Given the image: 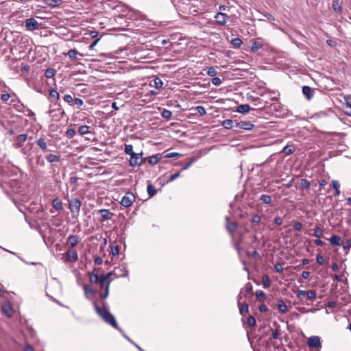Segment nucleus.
Listing matches in <instances>:
<instances>
[{"label":"nucleus","mask_w":351,"mask_h":351,"mask_svg":"<svg viewBox=\"0 0 351 351\" xmlns=\"http://www.w3.org/2000/svg\"><path fill=\"white\" fill-rule=\"evenodd\" d=\"M96 311L103 318V319L109 324L113 328H117V323L115 317L111 314L106 308L99 307L96 304H95Z\"/></svg>","instance_id":"1"},{"label":"nucleus","mask_w":351,"mask_h":351,"mask_svg":"<svg viewBox=\"0 0 351 351\" xmlns=\"http://www.w3.org/2000/svg\"><path fill=\"white\" fill-rule=\"evenodd\" d=\"M20 182L17 180H10L8 182H5L1 184L2 188H5V191L8 194L19 193Z\"/></svg>","instance_id":"2"},{"label":"nucleus","mask_w":351,"mask_h":351,"mask_svg":"<svg viewBox=\"0 0 351 351\" xmlns=\"http://www.w3.org/2000/svg\"><path fill=\"white\" fill-rule=\"evenodd\" d=\"M112 280H108V281L105 280V278H100V280L98 283L100 285V292L99 295L101 298H106L109 294V287Z\"/></svg>","instance_id":"3"},{"label":"nucleus","mask_w":351,"mask_h":351,"mask_svg":"<svg viewBox=\"0 0 351 351\" xmlns=\"http://www.w3.org/2000/svg\"><path fill=\"white\" fill-rule=\"evenodd\" d=\"M81 201L78 198H71L69 199V207L73 216H78L81 207Z\"/></svg>","instance_id":"4"},{"label":"nucleus","mask_w":351,"mask_h":351,"mask_svg":"<svg viewBox=\"0 0 351 351\" xmlns=\"http://www.w3.org/2000/svg\"><path fill=\"white\" fill-rule=\"evenodd\" d=\"M134 201H135L134 195L132 192L128 191L125 194V195L122 197V199L120 202V204L123 206L128 208V207L132 206V204L134 203Z\"/></svg>","instance_id":"5"},{"label":"nucleus","mask_w":351,"mask_h":351,"mask_svg":"<svg viewBox=\"0 0 351 351\" xmlns=\"http://www.w3.org/2000/svg\"><path fill=\"white\" fill-rule=\"evenodd\" d=\"M142 154H143L142 153H141V154L134 153V155L132 154L130 156V159L129 161L130 166H132V167H138V166L141 165V164L143 162Z\"/></svg>","instance_id":"6"},{"label":"nucleus","mask_w":351,"mask_h":351,"mask_svg":"<svg viewBox=\"0 0 351 351\" xmlns=\"http://www.w3.org/2000/svg\"><path fill=\"white\" fill-rule=\"evenodd\" d=\"M25 27L29 31H34L39 28V24L35 19L29 18L25 21Z\"/></svg>","instance_id":"7"},{"label":"nucleus","mask_w":351,"mask_h":351,"mask_svg":"<svg viewBox=\"0 0 351 351\" xmlns=\"http://www.w3.org/2000/svg\"><path fill=\"white\" fill-rule=\"evenodd\" d=\"M215 21L217 25H223L226 23L227 20L230 19V16L223 12H217L215 16Z\"/></svg>","instance_id":"8"},{"label":"nucleus","mask_w":351,"mask_h":351,"mask_svg":"<svg viewBox=\"0 0 351 351\" xmlns=\"http://www.w3.org/2000/svg\"><path fill=\"white\" fill-rule=\"evenodd\" d=\"M307 343L312 348H317L321 346L320 339L318 336H311L307 340Z\"/></svg>","instance_id":"9"},{"label":"nucleus","mask_w":351,"mask_h":351,"mask_svg":"<svg viewBox=\"0 0 351 351\" xmlns=\"http://www.w3.org/2000/svg\"><path fill=\"white\" fill-rule=\"evenodd\" d=\"M118 270H120V268H114L113 271H110L106 275H101V277L105 278V280L108 281V280H110L109 278L112 275H114L116 278L125 277L128 276V271L127 270H124L123 274H117V271Z\"/></svg>","instance_id":"10"},{"label":"nucleus","mask_w":351,"mask_h":351,"mask_svg":"<svg viewBox=\"0 0 351 351\" xmlns=\"http://www.w3.org/2000/svg\"><path fill=\"white\" fill-rule=\"evenodd\" d=\"M235 127L237 128L245 130H250L252 129L254 127V125L250 121H241L239 122H236Z\"/></svg>","instance_id":"11"},{"label":"nucleus","mask_w":351,"mask_h":351,"mask_svg":"<svg viewBox=\"0 0 351 351\" xmlns=\"http://www.w3.org/2000/svg\"><path fill=\"white\" fill-rule=\"evenodd\" d=\"M66 261L75 262L78 258L77 252L74 249H69L66 252Z\"/></svg>","instance_id":"12"},{"label":"nucleus","mask_w":351,"mask_h":351,"mask_svg":"<svg viewBox=\"0 0 351 351\" xmlns=\"http://www.w3.org/2000/svg\"><path fill=\"white\" fill-rule=\"evenodd\" d=\"M315 92V90L308 86H304L302 87V93L308 100H311L312 99Z\"/></svg>","instance_id":"13"},{"label":"nucleus","mask_w":351,"mask_h":351,"mask_svg":"<svg viewBox=\"0 0 351 351\" xmlns=\"http://www.w3.org/2000/svg\"><path fill=\"white\" fill-rule=\"evenodd\" d=\"M2 311L8 317H11L14 313L12 304L10 302H5L2 305Z\"/></svg>","instance_id":"14"},{"label":"nucleus","mask_w":351,"mask_h":351,"mask_svg":"<svg viewBox=\"0 0 351 351\" xmlns=\"http://www.w3.org/2000/svg\"><path fill=\"white\" fill-rule=\"evenodd\" d=\"M71 60L75 61L77 60H80L81 58H79L78 56L82 57L83 55L80 53L76 49H70L66 54Z\"/></svg>","instance_id":"15"},{"label":"nucleus","mask_w":351,"mask_h":351,"mask_svg":"<svg viewBox=\"0 0 351 351\" xmlns=\"http://www.w3.org/2000/svg\"><path fill=\"white\" fill-rule=\"evenodd\" d=\"M27 135L21 134L16 136L15 140V146L18 148L21 147L24 142L27 141Z\"/></svg>","instance_id":"16"},{"label":"nucleus","mask_w":351,"mask_h":351,"mask_svg":"<svg viewBox=\"0 0 351 351\" xmlns=\"http://www.w3.org/2000/svg\"><path fill=\"white\" fill-rule=\"evenodd\" d=\"M99 212L101 213V217L102 221L110 219L114 215V213L110 211L108 209H101Z\"/></svg>","instance_id":"17"},{"label":"nucleus","mask_w":351,"mask_h":351,"mask_svg":"<svg viewBox=\"0 0 351 351\" xmlns=\"http://www.w3.org/2000/svg\"><path fill=\"white\" fill-rule=\"evenodd\" d=\"M79 242V238L77 235L71 234L70 235L66 240V243L68 245H70V246L73 248L75 247Z\"/></svg>","instance_id":"18"},{"label":"nucleus","mask_w":351,"mask_h":351,"mask_svg":"<svg viewBox=\"0 0 351 351\" xmlns=\"http://www.w3.org/2000/svg\"><path fill=\"white\" fill-rule=\"evenodd\" d=\"M329 241L333 246H341L342 244L341 239L337 234H332L329 239Z\"/></svg>","instance_id":"19"},{"label":"nucleus","mask_w":351,"mask_h":351,"mask_svg":"<svg viewBox=\"0 0 351 351\" xmlns=\"http://www.w3.org/2000/svg\"><path fill=\"white\" fill-rule=\"evenodd\" d=\"M84 293H85L86 298L89 300H91L93 298L94 294H95L93 289L89 285H84Z\"/></svg>","instance_id":"20"},{"label":"nucleus","mask_w":351,"mask_h":351,"mask_svg":"<svg viewBox=\"0 0 351 351\" xmlns=\"http://www.w3.org/2000/svg\"><path fill=\"white\" fill-rule=\"evenodd\" d=\"M161 158L162 156L160 154L152 155L148 158V162L151 165H156L160 161Z\"/></svg>","instance_id":"21"},{"label":"nucleus","mask_w":351,"mask_h":351,"mask_svg":"<svg viewBox=\"0 0 351 351\" xmlns=\"http://www.w3.org/2000/svg\"><path fill=\"white\" fill-rule=\"evenodd\" d=\"M254 110V109L250 108V106L248 104H241L237 107V111L239 113L243 114L250 112V110Z\"/></svg>","instance_id":"22"},{"label":"nucleus","mask_w":351,"mask_h":351,"mask_svg":"<svg viewBox=\"0 0 351 351\" xmlns=\"http://www.w3.org/2000/svg\"><path fill=\"white\" fill-rule=\"evenodd\" d=\"M36 143L38 145V146L44 152H47V143L45 141V139L43 138H39L37 141H36Z\"/></svg>","instance_id":"23"},{"label":"nucleus","mask_w":351,"mask_h":351,"mask_svg":"<svg viewBox=\"0 0 351 351\" xmlns=\"http://www.w3.org/2000/svg\"><path fill=\"white\" fill-rule=\"evenodd\" d=\"M45 158L50 163L57 162H59L60 160V156H57V155L52 154H49L46 155L45 156Z\"/></svg>","instance_id":"24"},{"label":"nucleus","mask_w":351,"mask_h":351,"mask_svg":"<svg viewBox=\"0 0 351 351\" xmlns=\"http://www.w3.org/2000/svg\"><path fill=\"white\" fill-rule=\"evenodd\" d=\"M331 186L335 189V196H339L340 195V184L337 180H332L331 182Z\"/></svg>","instance_id":"25"},{"label":"nucleus","mask_w":351,"mask_h":351,"mask_svg":"<svg viewBox=\"0 0 351 351\" xmlns=\"http://www.w3.org/2000/svg\"><path fill=\"white\" fill-rule=\"evenodd\" d=\"M89 276L91 283H98L100 278H101V276H99L97 273H95V270L90 274Z\"/></svg>","instance_id":"26"},{"label":"nucleus","mask_w":351,"mask_h":351,"mask_svg":"<svg viewBox=\"0 0 351 351\" xmlns=\"http://www.w3.org/2000/svg\"><path fill=\"white\" fill-rule=\"evenodd\" d=\"M226 229L230 234H233L237 230V224L235 222H228L226 224Z\"/></svg>","instance_id":"27"},{"label":"nucleus","mask_w":351,"mask_h":351,"mask_svg":"<svg viewBox=\"0 0 351 351\" xmlns=\"http://www.w3.org/2000/svg\"><path fill=\"white\" fill-rule=\"evenodd\" d=\"M278 309L282 313L287 312L288 308L285 303L282 300L278 301Z\"/></svg>","instance_id":"28"},{"label":"nucleus","mask_w":351,"mask_h":351,"mask_svg":"<svg viewBox=\"0 0 351 351\" xmlns=\"http://www.w3.org/2000/svg\"><path fill=\"white\" fill-rule=\"evenodd\" d=\"M260 201L265 204H269L271 202V197L269 195L262 194L259 197Z\"/></svg>","instance_id":"29"},{"label":"nucleus","mask_w":351,"mask_h":351,"mask_svg":"<svg viewBox=\"0 0 351 351\" xmlns=\"http://www.w3.org/2000/svg\"><path fill=\"white\" fill-rule=\"evenodd\" d=\"M147 193H148L149 197H152L156 194V187L152 184H149L147 185Z\"/></svg>","instance_id":"30"},{"label":"nucleus","mask_w":351,"mask_h":351,"mask_svg":"<svg viewBox=\"0 0 351 351\" xmlns=\"http://www.w3.org/2000/svg\"><path fill=\"white\" fill-rule=\"evenodd\" d=\"M62 3V0H47V4L51 8L60 6Z\"/></svg>","instance_id":"31"},{"label":"nucleus","mask_w":351,"mask_h":351,"mask_svg":"<svg viewBox=\"0 0 351 351\" xmlns=\"http://www.w3.org/2000/svg\"><path fill=\"white\" fill-rule=\"evenodd\" d=\"M294 151H295L294 147L293 145H287L285 147H284V148L282 149V152L287 156L293 154Z\"/></svg>","instance_id":"32"},{"label":"nucleus","mask_w":351,"mask_h":351,"mask_svg":"<svg viewBox=\"0 0 351 351\" xmlns=\"http://www.w3.org/2000/svg\"><path fill=\"white\" fill-rule=\"evenodd\" d=\"M89 129H90V127L88 125H81L78 129V132L80 133V135L83 136V135L90 133Z\"/></svg>","instance_id":"33"},{"label":"nucleus","mask_w":351,"mask_h":351,"mask_svg":"<svg viewBox=\"0 0 351 351\" xmlns=\"http://www.w3.org/2000/svg\"><path fill=\"white\" fill-rule=\"evenodd\" d=\"M231 44L234 48L238 49L243 44V41L239 38H234L232 39Z\"/></svg>","instance_id":"34"},{"label":"nucleus","mask_w":351,"mask_h":351,"mask_svg":"<svg viewBox=\"0 0 351 351\" xmlns=\"http://www.w3.org/2000/svg\"><path fill=\"white\" fill-rule=\"evenodd\" d=\"M56 70L53 68H48L45 70V75L47 78H52L56 74Z\"/></svg>","instance_id":"35"},{"label":"nucleus","mask_w":351,"mask_h":351,"mask_svg":"<svg viewBox=\"0 0 351 351\" xmlns=\"http://www.w3.org/2000/svg\"><path fill=\"white\" fill-rule=\"evenodd\" d=\"M313 235L316 238L320 239L323 236V230L319 227H315L313 229Z\"/></svg>","instance_id":"36"},{"label":"nucleus","mask_w":351,"mask_h":351,"mask_svg":"<svg viewBox=\"0 0 351 351\" xmlns=\"http://www.w3.org/2000/svg\"><path fill=\"white\" fill-rule=\"evenodd\" d=\"M222 126L226 129H231L234 127L233 121L231 119H226L222 122Z\"/></svg>","instance_id":"37"},{"label":"nucleus","mask_w":351,"mask_h":351,"mask_svg":"<svg viewBox=\"0 0 351 351\" xmlns=\"http://www.w3.org/2000/svg\"><path fill=\"white\" fill-rule=\"evenodd\" d=\"M53 206L57 210H60L62 209V202L59 200L58 199H53L52 202Z\"/></svg>","instance_id":"38"},{"label":"nucleus","mask_w":351,"mask_h":351,"mask_svg":"<svg viewBox=\"0 0 351 351\" xmlns=\"http://www.w3.org/2000/svg\"><path fill=\"white\" fill-rule=\"evenodd\" d=\"M263 285L265 289H268L270 287V280L267 275H264L262 278Z\"/></svg>","instance_id":"39"},{"label":"nucleus","mask_w":351,"mask_h":351,"mask_svg":"<svg viewBox=\"0 0 351 351\" xmlns=\"http://www.w3.org/2000/svg\"><path fill=\"white\" fill-rule=\"evenodd\" d=\"M124 152L126 154L131 156L132 154L134 155V151H133V146L130 144L129 145H125V149Z\"/></svg>","instance_id":"40"},{"label":"nucleus","mask_w":351,"mask_h":351,"mask_svg":"<svg viewBox=\"0 0 351 351\" xmlns=\"http://www.w3.org/2000/svg\"><path fill=\"white\" fill-rule=\"evenodd\" d=\"M161 115L164 119L169 120L172 117V112L169 110L164 109L161 113Z\"/></svg>","instance_id":"41"},{"label":"nucleus","mask_w":351,"mask_h":351,"mask_svg":"<svg viewBox=\"0 0 351 351\" xmlns=\"http://www.w3.org/2000/svg\"><path fill=\"white\" fill-rule=\"evenodd\" d=\"M263 47V45L258 42H254L251 47V51L252 52H256L258 49H261Z\"/></svg>","instance_id":"42"},{"label":"nucleus","mask_w":351,"mask_h":351,"mask_svg":"<svg viewBox=\"0 0 351 351\" xmlns=\"http://www.w3.org/2000/svg\"><path fill=\"white\" fill-rule=\"evenodd\" d=\"M316 291H314V290H308V291H306V296L307 297V298L308 300H314L316 298Z\"/></svg>","instance_id":"43"},{"label":"nucleus","mask_w":351,"mask_h":351,"mask_svg":"<svg viewBox=\"0 0 351 351\" xmlns=\"http://www.w3.org/2000/svg\"><path fill=\"white\" fill-rule=\"evenodd\" d=\"M153 83H154V86L158 89L160 88L163 84L162 81L159 77H156L153 80Z\"/></svg>","instance_id":"44"},{"label":"nucleus","mask_w":351,"mask_h":351,"mask_svg":"<svg viewBox=\"0 0 351 351\" xmlns=\"http://www.w3.org/2000/svg\"><path fill=\"white\" fill-rule=\"evenodd\" d=\"M49 95L50 97L56 99L57 101L59 100L60 95L55 88H51L49 90Z\"/></svg>","instance_id":"45"},{"label":"nucleus","mask_w":351,"mask_h":351,"mask_svg":"<svg viewBox=\"0 0 351 351\" xmlns=\"http://www.w3.org/2000/svg\"><path fill=\"white\" fill-rule=\"evenodd\" d=\"M252 101L254 106L259 107V109L265 108V105H262L261 99L259 97L254 98Z\"/></svg>","instance_id":"46"},{"label":"nucleus","mask_w":351,"mask_h":351,"mask_svg":"<svg viewBox=\"0 0 351 351\" xmlns=\"http://www.w3.org/2000/svg\"><path fill=\"white\" fill-rule=\"evenodd\" d=\"M63 99L65 102L69 104L70 105H73V98L72 97V96L71 95H65L64 97H63Z\"/></svg>","instance_id":"47"},{"label":"nucleus","mask_w":351,"mask_h":351,"mask_svg":"<svg viewBox=\"0 0 351 351\" xmlns=\"http://www.w3.org/2000/svg\"><path fill=\"white\" fill-rule=\"evenodd\" d=\"M83 100L81 99L80 98L73 99V105H75L77 107V108H80L83 105Z\"/></svg>","instance_id":"48"},{"label":"nucleus","mask_w":351,"mask_h":351,"mask_svg":"<svg viewBox=\"0 0 351 351\" xmlns=\"http://www.w3.org/2000/svg\"><path fill=\"white\" fill-rule=\"evenodd\" d=\"M68 138H71L75 135V130L73 128H69L66 132Z\"/></svg>","instance_id":"49"},{"label":"nucleus","mask_w":351,"mask_h":351,"mask_svg":"<svg viewBox=\"0 0 351 351\" xmlns=\"http://www.w3.org/2000/svg\"><path fill=\"white\" fill-rule=\"evenodd\" d=\"M207 74L210 77H214L217 75V71L213 66H210L207 71Z\"/></svg>","instance_id":"50"},{"label":"nucleus","mask_w":351,"mask_h":351,"mask_svg":"<svg viewBox=\"0 0 351 351\" xmlns=\"http://www.w3.org/2000/svg\"><path fill=\"white\" fill-rule=\"evenodd\" d=\"M301 186L304 189H309L311 184L306 179H302L300 182Z\"/></svg>","instance_id":"51"},{"label":"nucleus","mask_w":351,"mask_h":351,"mask_svg":"<svg viewBox=\"0 0 351 351\" xmlns=\"http://www.w3.org/2000/svg\"><path fill=\"white\" fill-rule=\"evenodd\" d=\"M36 165H40V166H44L45 165V163L44 160L42 158V155H37L36 156Z\"/></svg>","instance_id":"52"},{"label":"nucleus","mask_w":351,"mask_h":351,"mask_svg":"<svg viewBox=\"0 0 351 351\" xmlns=\"http://www.w3.org/2000/svg\"><path fill=\"white\" fill-rule=\"evenodd\" d=\"M196 110L197 111V112L200 114V115H204L206 114V109L204 106H198L196 107Z\"/></svg>","instance_id":"53"},{"label":"nucleus","mask_w":351,"mask_h":351,"mask_svg":"<svg viewBox=\"0 0 351 351\" xmlns=\"http://www.w3.org/2000/svg\"><path fill=\"white\" fill-rule=\"evenodd\" d=\"M180 176V172H177L174 174H172L170 176H169L167 182H173V180H175L176 178H179Z\"/></svg>","instance_id":"54"},{"label":"nucleus","mask_w":351,"mask_h":351,"mask_svg":"<svg viewBox=\"0 0 351 351\" xmlns=\"http://www.w3.org/2000/svg\"><path fill=\"white\" fill-rule=\"evenodd\" d=\"M110 253L113 255V256H117L119 254V247L118 245H114V246H112L111 247V251H110Z\"/></svg>","instance_id":"55"},{"label":"nucleus","mask_w":351,"mask_h":351,"mask_svg":"<svg viewBox=\"0 0 351 351\" xmlns=\"http://www.w3.org/2000/svg\"><path fill=\"white\" fill-rule=\"evenodd\" d=\"M306 291L298 289L296 292V296L298 299H302L303 297L306 296Z\"/></svg>","instance_id":"56"},{"label":"nucleus","mask_w":351,"mask_h":351,"mask_svg":"<svg viewBox=\"0 0 351 351\" xmlns=\"http://www.w3.org/2000/svg\"><path fill=\"white\" fill-rule=\"evenodd\" d=\"M239 311L241 315H243L244 313H247L248 311V305L247 304H244L240 307Z\"/></svg>","instance_id":"57"},{"label":"nucleus","mask_w":351,"mask_h":351,"mask_svg":"<svg viewBox=\"0 0 351 351\" xmlns=\"http://www.w3.org/2000/svg\"><path fill=\"white\" fill-rule=\"evenodd\" d=\"M212 83L215 86H219L221 84V80L218 77H215L212 79Z\"/></svg>","instance_id":"58"},{"label":"nucleus","mask_w":351,"mask_h":351,"mask_svg":"<svg viewBox=\"0 0 351 351\" xmlns=\"http://www.w3.org/2000/svg\"><path fill=\"white\" fill-rule=\"evenodd\" d=\"M302 225L299 221H295L293 223V229L296 231H300L302 230Z\"/></svg>","instance_id":"59"},{"label":"nucleus","mask_w":351,"mask_h":351,"mask_svg":"<svg viewBox=\"0 0 351 351\" xmlns=\"http://www.w3.org/2000/svg\"><path fill=\"white\" fill-rule=\"evenodd\" d=\"M86 34H88L89 36L92 38H95L97 37V36L99 34V32L95 31V30H90L88 32V33H86Z\"/></svg>","instance_id":"60"},{"label":"nucleus","mask_w":351,"mask_h":351,"mask_svg":"<svg viewBox=\"0 0 351 351\" xmlns=\"http://www.w3.org/2000/svg\"><path fill=\"white\" fill-rule=\"evenodd\" d=\"M274 268H275V270L276 271V272H278V273H282L284 270L282 265L280 263H276L274 265Z\"/></svg>","instance_id":"61"},{"label":"nucleus","mask_w":351,"mask_h":351,"mask_svg":"<svg viewBox=\"0 0 351 351\" xmlns=\"http://www.w3.org/2000/svg\"><path fill=\"white\" fill-rule=\"evenodd\" d=\"M247 324L250 326H253L256 324V319L254 317L250 316L247 319Z\"/></svg>","instance_id":"62"},{"label":"nucleus","mask_w":351,"mask_h":351,"mask_svg":"<svg viewBox=\"0 0 351 351\" xmlns=\"http://www.w3.org/2000/svg\"><path fill=\"white\" fill-rule=\"evenodd\" d=\"M252 221L255 223H259L261 221V217L258 215H254Z\"/></svg>","instance_id":"63"},{"label":"nucleus","mask_w":351,"mask_h":351,"mask_svg":"<svg viewBox=\"0 0 351 351\" xmlns=\"http://www.w3.org/2000/svg\"><path fill=\"white\" fill-rule=\"evenodd\" d=\"M345 101L346 102L348 107L351 108V95L346 96L345 97Z\"/></svg>","instance_id":"64"}]
</instances>
